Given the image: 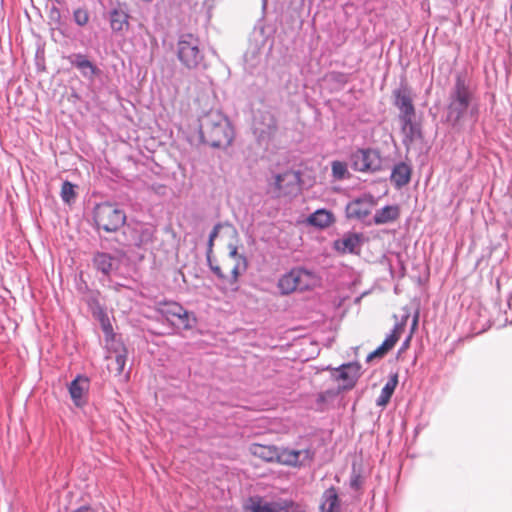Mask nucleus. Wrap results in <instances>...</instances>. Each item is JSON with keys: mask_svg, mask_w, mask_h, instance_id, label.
I'll use <instances>...</instances> for the list:
<instances>
[{"mask_svg": "<svg viewBox=\"0 0 512 512\" xmlns=\"http://www.w3.org/2000/svg\"><path fill=\"white\" fill-rule=\"evenodd\" d=\"M237 231L230 225L218 224L214 227L209 238V246L213 245L214 239L218 238L223 241L227 238L229 241L228 253L223 255L219 260L212 259L208 255V262L211 270L221 279L228 281L231 284H235L238 281L239 276L247 269L246 258L238 253L236 246Z\"/></svg>", "mask_w": 512, "mask_h": 512, "instance_id": "1", "label": "nucleus"}, {"mask_svg": "<svg viewBox=\"0 0 512 512\" xmlns=\"http://www.w3.org/2000/svg\"><path fill=\"white\" fill-rule=\"evenodd\" d=\"M204 143L214 148H227L234 139V130L229 120L221 114H208L200 126Z\"/></svg>", "mask_w": 512, "mask_h": 512, "instance_id": "2", "label": "nucleus"}, {"mask_svg": "<svg viewBox=\"0 0 512 512\" xmlns=\"http://www.w3.org/2000/svg\"><path fill=\"white\" fill-rule=\"evenodd\" d=\"M319 285L320 279L316 274L300 268L292 269L282 275L277 284L283 295L312 290Z\"/></svg>", "mask_w": 512, "mask_h": 512, "instance_id": "3", "label": "nucleus"}, {"mask_svg": "<svg viewBox=\"0 0 512 512\" xmlns=\"http://www.w3.org/2000/svg\"><path fill=\"white\" fill-rule=\"evenodd\" d=\"M93 219L98 229L116 232L125 224L126 214L116 204L104 202L94 207Z\"/></svg>", "mask_w": 512, "mask_h": 512, "instance_id": "4", "label": "nucleus"}, {"mask_svg": "<svg viewBox=\"0 0 512 512\" xmlns=\"http://www.w3.org/2000/svg\"><path fill=\"white\" fill-rule=\"evenodd\" d=\"M177 56L186 68H197L204 60L198 37L190 33L182 35L177 43Z\"/></svg>", "mask_w": 512, "mask_h": 512, "instance_id": "5", "label": "nucleus"}, {"mask_svg": "<svg viewBox=\"0 0 512 512\" xmlns=\"http://www.w3.org/2000/svg\"><path fill=\"white\" fill-rule=\"evenodd\" d=\"M470 102L471 93L469 88L465 84V81L458 77L448 106V121L456 124L467 112Z\"/></svg>", "mask_w": 512, "mask_h": 512, "instance_id": "6", "label": "nucleus"}, {"mask_svg": "<svg viewBox=\"0 0 512 512\" xmlns=\"http://www.w3.org/2000/svg\"><path fill=\"white\" fill-rule=\"evenodd\" d=\"M394 97V104L400 111L399 118L402 123V131L406 135L412 136L414 134L415 107L411 93L407 87H403L394 91Z\"/></svg>", "mask_w": 512, "mask_h": 512, "instance_id": "7", "label": "nucleus"}, {"mask_svg": "<svg viewBox=\"0 0 512 512\" xmlns=\"http://www.w3.org/2000/svg\"><path fill=\"white\" fill-rule=\"evenodd\" d=\"M350 159L355 171L376 172L381 169L382 158L379 151L375 149H358L352 153Z\"/></svg>", "mask_w": 512, "mask_h": 512, "instance_id": "8", "label": "nucleus"}, {"mask_svg": "<svg viewBox=\"0 0 512 512\" xmlns=\"http://www.w3.org/2000/svg\"><path fill=\"white\" fill-rule=\"evenodd\" d=\"M375 204L371 195H364L347 204L346 215L350 219L363 220L371 213Z\"/></svg>", "mask_w": 512, "mask_h": 512, "instance_id": "9", "label": "nucleus"}, {"mask_svg": "<svg viewBox=\"0 0 512 512\" xmlns=\"http://www.w3.org/2000/svg\"><path fill=\"white\" fill-rule=\"evenodd\" d=\"M360 369L361 366L356 362L343 364L334 370L336 373L335 379L341 382L342 389L350 390L356 385L360 377Z\"/></svg>", "mask_w": 512, "mask_h": 512, "instance_id": "10", "label": "nucleus"}, {"mask_svg": "<svg viewBox=\"0 0 512 512\" xmlns=\"http://www.w3.org/2000/svg\"><path fill=\"white\" fill-rule=\"evenodd\" d=\"M312 459V455L309 450H295L289 448H278L276 462L292 467H299L303 464V460Z\"/></svg>", "mask_w": 512, "mask_h": 512, "instance_id": "11", "label": "nucleus"}, {"mask_svg": "<svg viewBox=\"0 0 512 512\" xmlns=\"http://www.w3.org/2000/svg\"><path fill=\"white\" fill-rule=\"evenodd\" d=\"M252 512H305V508L293 502H271L261 503L260 500L253 502L250 507Z\"/></svg>", "mask_w": 512, "mask_h": 512, "instance_id": "12", "label": "nucleus"}, {"mask_svg": "<svg viewBox=\"0 0 512 512\" xmlns=\"http://www.w3.org/2000/svg\"><path fill=\"white\" fill-rule=\"evenodd\" d=\"M163 313L172 323L182 325L184 328H190L189 313L181 305L175 302L165 303Z\"/></svg>", "mask_w": 512, "mask_h": 512, "instance_id": "13", "label": "nucleus"}, {"mask_svg": "<svg viewBox=\"0 0 512 512\" xmlns=\"http://www.w3.org/2000/svg\"><path fill=\"white\" fill-rule=\"evenodd\" d=\"M89 389V379L85 376H77L69 385V394L73 403L81 407L85 402V395Z\"/></svg>", "mask_w": 512, "mask_h": 512, "instance_id": "14", "label": "nucleus"}, {"mask_svg": "<svg viewBox=\"0 0 512 512\" xmlns=\"http://www.w3.org/2000/svg\"><path fill=\"white\" fill-rule=\"evenodd\" d=\"M402 331L403 329L396 325L391 334L386 337L383 343L367 356V362L372 361L374 358H382L385 356L399 341Z\"/></svg>", "mask_w": 512, "mask_h": 512, "instance_id": "15", "label": "nucleus"}, {"mask_svg": "<svg viewBox=\"0 0 512 512\" xmlns=\"http://www.w3.org/2000/svg\"><path fill=\"white\" fill-rule=\"evenodd\" d=\"M361 245V236L356 233H347L334 242V248L341 254L358 253Z\"/></svg>", "mask_w": 512, "mask_h": 512, "instance_id": "16", "label": "nucleus"}, {"mask_svg": "<svg viewBox=\"0 0 512 512\" xmlns=\"http://www.w3.org/2000/svg\"><path fill=\"white\" fill-rule=\"evenodd\" d=\"M320 512H341V503L335 487L324 491L321 497Z\"/></svg>", "mask_w": 512, "mask_h": 512, "instance_id": "17", "label": "nucleus"}, {"mask_svg": "<svg viewBox=\"0 0 512 512\" xmlns=\"http://www.w3.org/2000/svg\"><path fill=\"white\" fill-rule=\"evenodd\" d=\"M412 170L409 165L404 162L398 163L394 166L391 173V182L397 187L401 188L407 185L411 179Z\"/></svg>", "mask_w": 512, "mask_h": 512, "instance_id": "18", "label": "nucleus"}, {"mask_svg": "<svg viewBox=\"0 0 512 512\" xmlns=\"http://www.w3.org/2000/svg\"><path fill=\"white\" fill-rule=\"evenodd\" d=\"M400 217L398 205H388L376 211L373 221L377 225L387 224L396 221Z\"/></svg>", "mask_w": 512, "mask_h": 512, "instance_id": "19", "label": "nucleus"}, {"mask_svg": "<svg viewBox=\"0 0 512 512\" xmlns=\"http://www.w3.org/2000/svg\"><path fill=\"white\" fill-rule=\"evenodd\" d=\"M250 453L266 462H276L278 448L273 445H262L254 443L249 448Z\"/></svg>", "mask_w": 512, "mask_h": 512, "instance_id": "20", "label": "nucleus"}, {"mask_svg": "<svg viewBox=\"0 0 512 512\" xmlns=\"http://www.w3.org/2000/svg\"><path fill=\"white\" fill-rule=\"evenodd\" d=\"M308 222L315 227L327 228L335 222V217L332 212L319 209L309 216Z\"/></svg>", "mask_w": 512, "mask_h": 512, "instance_id": "21", "label": "nucleus"}, {"mask_svg": "<svg viewBox=\"0 0 512 512\" xmlns=\"http://www.w3.org/2000/svg\"><path fill=\"white\" fill-rule=\"evenodd\" d=\"M94 266L105 275H109L115 268L116 260L108 253L97 252L93 258Z\"/></svg>", "mask_w": 512, "mask_h": 512, "instance_id": "22", "label": "nucleus"}, {"mask_svg": "<svg viewBox=\"0 0 512 512\" xmlns=\"http://www.w3.org/2000/svg\"><path fill=\"white\" fill-rule=\"evenodd\" d=\"M68 59L72 65H74L83 73L84 76L87 75V71H89L91 76L97 74L98 72L97 67L82 54H75L70 56Z\"/></svg>", "mask_w": 512, "mask_h": 512, "instance_id": "23", "label": "nucleus"}, {"mask_svg": "<svg viewBox=\"0 0 512 512\" xmlns=\"http://www.w3.org/2000/svg\"><path fill=\"white\" fill-rule=\"evenodd\" d=\"M397 384H398V375L394 374L388 380V382L385 384V386L383 387V389L380 393V396L378 397V399L376 401L378 406L384 407L389 403Z\"/></svg>", "mask_w": 512, "mask_h": 512, "instance_id": "24", "label": "nucleus"}, {"mask_svg": "<svg viewBox=\"0 0 512 512\" xmlns=\"http://www.w3.org/2000/svg\"><path fill=\"white\" fill-rule=\"evenodd\" d=\"M110 24L113 31H122L128 28V15L124 11L113 10L110 15Z\"/></svg>", "mask_w": 512, "mask_h": 512, "instance_id": "25", "label": "nucleus"}, {"mask_svg": "<svg viewBox=\"0 0 512 512\" xmlns=\"http://www.w3.org/2000/svg\"><path fill=\"white\" fill-rule=\"evenodd\" d=\"M332 175L335 179L342 180L349 176L347 164L342 161H333L331 165Z\"/></svg>", "mask_w": 512, "mask_h": 512, "instance_id": "26", "label": "nucleus"}, {"mask_svg": "<svg viewBox=\"0 0 512 512\" xmlns=\"http://www.w3.org/2000/svg\"><path fill=\"white\" fill-rule=\"evenodd\" d=\"M75 197H76L75 186L69 181L63 182L62 187H61L62 200L65 203L69 204L75 199Z\"/></svg>", "mask_w": 512, "mask_h": 512, "instance_id": "27", "label": "nucleus"}, {"mask_svg": "<svg viewBox=\"0 0 512 512\" xmlns=\"http://www.w3.org/2000/svg\"><path fill=\"white\" fill-rule=\"evenodd\" d=\"M121 348L120 350H116V355H115V368L114 370L116 371V373L118 375H120L123 370H124V367H125V364H126V359H127V351H126V348L122 345H120Z\"/></svg>", "mask_w": 512, "mask_h": 512, "instance_id": "28", "label": "nucleus"}, {"mask_svg": "<svg viewBox=\"0 0 512 512\" xmlns=\"http://www.w3.org/2000/svg\"><path fill=\"white\" fill-rule=\"evenodd\" d=\"M74 20L78 25L84 26L88 23L89 15L86 10L77 9L74 12Z\"/></svg>", "mask_w": 512, "mask_h": 512, "instance_id": "29", "label": "nucleus"}, {"mask_svg": "<svg viewBox=\"0 0 512 512\" xmlns=\"http://www.w3.org/2000/svg\"><path fill=\"white\" fill-rule=\"evenodd\" d=\"M288 174L283 175H277L275 180V187L278 191V195H285L288 194L289 191L286 189V187L283 185L284 180L288 177Z\"/></svg>", "mask_w": 512, "mask_h": 512, "instance_id": "30", "label": "nucleus"}, {"mask_svg": "<svg viewBox=\"0 0 512 512\" xmlns=\"http://www.w3.org/2000/svg\"><path fill=\"white\" fill-rule=\"evenodd\" d=\"M101 324H102L103 331L106 334V337L113 338L114 337L113 328L109 322V319L107 317H103L101 319Z\"/></svg>", "mask_w": 512, "mask_h": 512, "instance_id": "31", "label": "nucleus"}, {"mask_svg": "<svg viewBox=\"0 0 512 512\" xmlns=\"http://www.w3.org/2000/svg\"><path fill=\"white\" fill-rule=\"evenodd\" d=\"M74 512H93V511L88 507H80L79 509L75 510Z\"/></svg>", "mask_w": 512, "mask_h": 512, "instance_id": "32", "label": "nucleus"}, {"mask_svg": "<svg viewBox=\"0 0 512 512\" xmlns=\"http://www.w3.org/2000/svg\"><path fill=\"white\" fill-rule=\"evenodd\" d=\"M318 401L324 402L325 401V395L323 393L319 394Z\"/></svg>", "mask_w": 512, "mask_h": 512, "instance_id": "33", "label": "nucleus"}, {"mask_svg": "<svg viewBox=\"0 0 512 512\" xmlns=\"http://www.w3.org/2000/svg\"><path fill=\"white\" fill-rule=\"evenodd\" d=\"M57 2H59V0H56Z\"/></svg>", "mask_w": 512, "mask_h": 512, "instance_id": "34", "label": "nucleus"}]
</instances>
